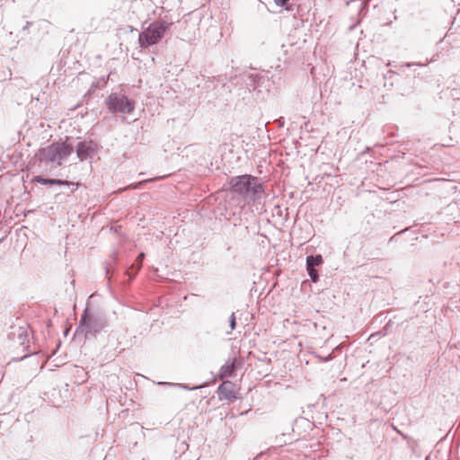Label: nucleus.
I'll return each instance as SVG.
<instances>
[{
    "mask_svg": "<svg viewBox=\"0 0 460 460\" xmlns=\"http://www.w3.org/2000/svg\"><path fill=\"white\" fill-rule=\"evenodd\" d=\"M131 269H136V271L140 270L138 269V261L136 260V261L131 265Z\"/></svg>",
    "mask_w": 460,
    "mask_h": 460,
    "instance_id": "nucleus-17",
    "label": "nucleus"
},
{
    "mask_svg": "<svg viewBox=\"0 0 460 460\" xmlns=\"http://www.w3.org/2000/svg\"><path fill=\"white\" fill-rule=\"evenodd\" d=\"M307 273L313 282H317L319 279V275L315 268L306 267Z\"/></svg>",
    "mask_w": 460,
    "mask_h": 460,
    "instance_id": "nucleus-12",
    "label": "nucleus"
},
{
    "mask_svg": "<svg viewBox=\"0 0 460 460\" xmlns=\"http://www.w3.org/2000/svg\"><path fill=\"white\" fill-rule=\"evenodd\" d=\"M232 190L243 197L247 202H255L262 199L264 189L260 180L254 176L244 174L231 180Z\"/></svg>",
    "mask_w": 460,
    "mask_h": 460,
    "instance_id": "nucleus-1",
    "label": "nucleus"
},
{
    "mask_svg": "<svg viewBox=\"0 0 460 460\" xmlns=\"http://www.w3.org/2000/svg\"><path fill=\"white\" fill-rule=\"evenodd\" d=\"M218 391L225 396V398L228 400L235 398V396L234 395V392L231 388V383H224L220 385L218 387Z\"/></svg>",
    "mask_w": 460,
    "mask_h": 460,
    "instance_id": "nucleus-9",
    "label": "nucleus"
},
{
    "mask_svg": "<svg viewBox=\"0 0 460 460\" xmlns=\"http://www.w3.org/2000/svg\"><path fill=\"white\" fill-rule=\"evenodd\" d=\"M94 152L95 146L92 142H79L76 146V155L81 161L91 158Z\"/></svg>",
    "mask_w": 460,
    "mask_h": 460,
    "instance_id": "nucleus-6",
    "label": "nucleus"
},
{
    "mask_svg": "<svg viewBox=\"0 0 460 460\" xmlns=\"http://www.w3.org/2000/svg\"><path fill=\"white\" fill-rule=\"evenodd\" d=\"M19 336H20V339H21V343H23L24 341L27 339V334H26V332L22 330V328H20Z\"/></svg>",
    "mask_w": 460,
    "mask_h": 460,
    "instance_id": "nucleus-16",
    "label": "nucleus"
},
{
    "mask_svg": "<svg viewBox=\"0 0 460 460\" xmlns=\"http://www.w3.org/2000/svg\"><path fill=\"white\" fill-rule=\"evenodd\" d=\"M273 1L277 6L283 7L288 3L289 0H273Z\"/></svg>",
    "mask_w": 460,
    "mask_h": 460,
    "instance_id": "nucleus-14",
    "label": "nucleus"
},
{
    "mask_svg": "<svg viewBox=\"0 0 460 460\" xmlns=\"http://www.w3.org/2000/svg\"><path fill=\"white\" fill-rule=\"evenodd\" d=\"M158 385H167V386H178V387H181L182 389H185V390H189V391H194V390H198L201 387H203L204 385H196V386H189L185 384H174V383H167V382H160L158 383Z\"/></svg>",
    "mask_w": 460,
    "mask_h": 460,
    "instance_id": "nucleus-11",
    "label": "nucleus"
},
{
    "mask_svg": "<svg viewBox=\"0 0 460 460\" xmlns=\"http://www.w3.org/2000/svg\"><path fill=\"white\" fill-rule=\"evenodd\" d=\"M33 181L40 183V184H51V185H65V186H72L75 187V183L68 181H63V180H57V179H49V178H44L42 176H35L33 178Z\"/></svg>",
    "mask_w": 460,
    "mask_h": 460,
    "instance_id": "nucleus-7",
    "label": "nucleus"
},
{
    "mask_svg": "<svg viewBox=\"0 0 460 460\" xmlns=\"http://www.w3.org/2000/svg\"><path fill=\"white\" fill-rule=\"evenodd\" d=\"M413 65H416V66H424L423 64H420V63H413V64L408 63V64H406L405 66H408V67H410V66H413Z\"/></svg>",
    "mask_w": 460,
    "mask_h": 460,
    "instance_id": "nucleus-18",
    "label": "nucleus"
},
{
    "mask_svg": "<svg viewBox=\"0 0 460 460\" xmlns=\"http://www.w3.org/2000/svg\"><path fill=\"white\" fill-rule=\"evenodd\" d=\"M229 325H230V329L233 331L235 329V326H236V323H235V315H234V313H233L230 316V319H229Z\"/></svg>",
    "mask_w": 460,
    "mask_h": 460,
    "instance_id": "nucleus-13",
    "label": "nucleus"
},
{
    "mask_svg": "<svg viewBox=\"0 0 460 460\" xmlns=\"http://www.w3.org/2000/svg\"><path fill=\"white\" fill-rule=\"evenodd\" d=\"M323 258L321 255H310L306 258V267L315 268L316 266L322 264Z\"/></svg>",
    "mask_w": 460,
    "mask_h": 460,
    "instance_id": "nucleus-10",
    "label": "nucleus"
},
{
    "mask_svg": "<svg viewBox=\"0 0 460 460\" xmlns=\"http://www.w3.org/2000/svg\"><path fill=\"white\" fill-rule=\"evenodd\" d=\"M171 24V22L164 20L151 23L139 34V46L146 49L156 44L164 36Z\"/></svg>",
    "mask_w": 460,
    "mask_h": 460,
    "instance_id": "nucleus-4",
    "label": "nucleus"
},
{
    "mask_svg": "<svg viewBox=\"0 0 460 460\" xmlns=\"http://www.w3.org/2000/svg\"><path fill=\"white\" fill-rule=\"evenodd\" d=\"M234 369H235L234 361H233L231 363L225 364L220 368V372H219L220 378H226V377L232 376Z\"/></svg>",
    "mask_w": 460,
    "mask_h": 460,
    "instance_id": "nucleus-8",
    "label": "nucleus"
},
{
    "mask_svg": "<svg viewBox=\"0 0 460 460\" xmlns=\"http://www.w3.org/2000/svg\"><path fill=\"white\" fill-rule=\"evenodd\" d=\"M145 258V253L144 252H140L137 258V261H138V269H141L142 267V261Z\"/></svg>",
    "mask_w": 460,
    "mask_h": 460,
    "instance_id": "nucleus-15",
    "label": "nucleus"
},
{
    "mask_svg": "<svg viewBox=\"0 0 460 460\" xmlns=\"http://www.w3.org/2000/svg\"><path fill=\"white\" fill-rule=\"evenodd\" d=\"M73 153V146L65 142L53 143L39 151L40 160L57 167Z\"/></svg>",
    "mask_w": 460,
    "mask_h": 460,
    "instance_id": "nucleus-3",
    "label": "nucleus"
},
{
    "mask_svg": "<svg viewBox=\"0 0 460 460\" xmlns=\"http://www.w3.org/2000/svg\"><path fill=\"white\" fill-rule=\"evenodd\" d=\"M105 103L112 113H130L135 108V102L120 93H111Z\"/></svg>",
    "mask_w": 460,
    "mask_h": 460,
    "instance_id": "nucleus-5",
    "label": "nucleus"
},
{
    "mask_svg": "<svg viewBox=\"0 0 460 460\" xmlns=\"http://www.w3.org/2000/svg\"><path fill=\"white\" fill-rule=\"evenodd\" d=\"M332 354H329L327 357H325V358H323V361H325V362H326V361H329V360H332Z\"/></svg>",
    "mask_w": 460,
    "mask_h": 460,
    "instance_id": "nucleus-19",
    "label": "nucleus"
},
{
    "mask_svg": "<svg viewBox=\"0 0 460 460\" xmlns=\"http://www.w3.org/2000/svg\"><path fill=\"white\" fill-rule=\"evenodd\" d=\"M106 318L103 313L98 310H91L87 305L79 321L76 333L84 334L87 339L102 331L106 326Z\"/></svg>",
    "mask_w": 460,
    "mask_h": 460,
    "instance_id": "nucleus-2",
    "label": "nucleus"
}]
</instances>
